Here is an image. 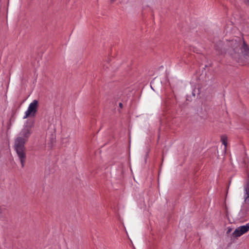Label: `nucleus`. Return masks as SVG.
Wrapping results in <instances>:
<instances>
[{"mask_svg":"<svg viewBox=\"0 0 249 249\" xmlns=\"http://www.w3.org/2000/svg\"><path fill=\"white\" fill-rule=\"evenodd\" d=\"M33 121H26L14 140L13 147L20 160L22 167H24L26 160V149L25 144L33 133Z\"/></svg>","mask_w":249,"mask_h":249,"instance_id":"1","label":"nucleus"},{"mask_svg":"<svg viewBox=\"0 0 249 249\" xmlns=\"http://www.w3.org/2000/svg\"><path fill=\"white\" fill-rule=\"evenodd\" d=\"M229 45L230 54L239 63H243L244 61H249V46L244 41L241 47L240 43L236 40H232Z\"/></svg>","mask_w":249,"mask_h":249,"instance_id":"2","label":"nucleus"},{"mask_svg":"<svg viewBox=\"0 0 249 249\" xmlns=\"http://www.w3.org/2000/svg\"><path fill=\"white\" fill-rule=\"evenodd\" d=\"M38 107V102L36 100H34L31 103L28 107L27 110L25 112V115L23 116V119H26L30 116H35Z\"/></svg>","mask_w":249,"mask_h":249,"instance_id":"3","label":"nucleus"},{"mask_svg":"<svg viewBox=\"0 0 249 249\" xmlns=\"http://www.w3.org/2000/svg\"><path fill=\"white\" fill-rule=\"evenodd\" d=\"M249 230V223L237 227L232 233V237L237 238L247 233Z\"/></svg>","mask_w":249,"mask_h":249,"instance_id":"4","label":"nucleus"},{"mask_svg":"<svg viewBox=\"0 0 249 249\" xmlns=\"http://www.w3.org/2000/svg\"><path fill=\"white\" fill-rule=\"evenodd\" d=\"M244 197L245 202H249V180L244 187Z\"/></svg>","mask_w":249,"mask_h":249,"instance_id":"5","label":"nucleus"},{"mask_svg":"<svg viewBox=\"0 0 249 249\" xmlns=\"http://www.w3.org/2000/svg\"><path fill=\"white\" fill-rule=\"evenodd\" d=\"M221 140L222 142V144L225 146V150L226 149V147L227 146V137L226 135H222L221 137Z\"/></svg>","mask_w":249,"mask_h":249,"instance_id":"6","label":"nucleus"},{"mask_svg":"<svg viewBox=\"0 0 249 249\" xmlns=\"http://www.w3.org/2000/svg\"><path fill=\"white\" fill-rule=\"evenodd\" d=\"M3 209L0 207V214H1L3 213Z\"/></svg>","mask_w":249,"mask_h":249,"instance_id":"7","label":"nucleus"},{"mask_svg":"<svg viewBox=\"0 0 249 249\" xmlns=\"http://www.w3.org/2000/svg\"><path fill=\"white\" fill-rule=\"evenodd\" d=\"M231 231V229H229L227 231V233H229Z\"/></svg>","mask_w":249,"mask_h":249,"instance_id":"8","label":"nucleus"},{"mask_svg":"<svg viewBox=\"0 0 249 249\" xmlns=\"http://www.w3.org/2000/svg\"><path fill=\"white\" fill-rule=\"evenodd\" d=\"M119 107H121V108H122L123 107V104L120 103H119Z\"/></svg>","mask_w":249,"mask_h":249,"instance_id":"9","label":"nucleus"},{"mask_svg":"<svg viewBox=\"0 0 249 249\" xmlns=\"http://www.w3.org/2000/svg\"><path fill=\"white\" fill-rule=\"evenodd\" d=\"M215 49H216V50H219V47H218V46H215Z\"/></svg>","mask_w":249,"mask_h":249,"instance_id":"10","label":"nucleus"},{"mask_svg":"<svg viewBox=\"0 0 249 249\" xmlns=\"http://www.w3.org/2000/svg\"><path fill=\"white\" fill-rule=\"evenodd\" d=\"M222 44L221 42H219V44L221 45Z\"/></svg>","mask_w":249,"mask_h":249,"instance_id":"11","label":"nucleus"},{"mask_svg":"<svg viewBox=\"0 0 249 249\" xmlns=\"http://www.w3.org/2000/svg\"><path fill=\"white\" fill-rule=\"evenodd\" d=\"M247 1H249V0H247Z\"/></svg>","mask_w":249,"mask_h":249,"instance_id":"12","label":"nucleus"}]
</instances>
